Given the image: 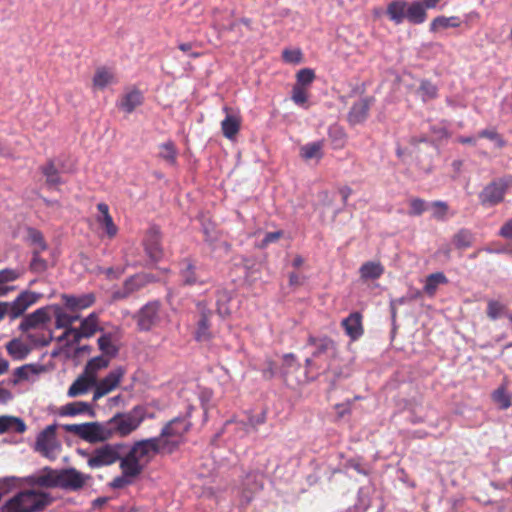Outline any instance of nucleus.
<instances>
[{"label": "nucleus", "mask_w": 512, "mask_h": 512, "mask_svg": "<svg viewBox=\"0 0 512 512\" xmlns=\"http://www.w3.org/2000/svg\"><path fill=\"white\" fill-rule=\"evenodd\" d=\"M145 418V409L135 406L128 412H118L105 422L65 424L63 429L89 443L104 442L114 436L125 437L135 431Z\"/></svg>", "instance_id": "1"}, {"label": "nucleus", "mask_w": 512, "mask_h": 512, "mask_svg": "<svg viewBox=\"0 0 512 512\" xmlns=\"http://www.w3.org/2000/svg\"><path fill=\"white\" fill-rule=\"evenodd\" d=\"M168 441H164L161 445L160 437H152L143 439L134 443L127 453L124 454L122 465L127 468L130 475H140L145 465L159 453L162 446Z\"/></svg>", "instance_id": "2"}, {"label": "nucleus", "mask_w": 512, "mask_h": 512, "mask_svg": "<svg viewBox=\"0 0 512 512\" xmlns=\"http://www.w3.org/2000/svg\"><path fill=\"white\" fill-rule=\"evenodd\" d=\"M53 502V497L44 491L24 489L3 503L0 512H42Z\"/></svg>", "instance_id": "3"}, {"label": "nucleus", "mask_w": 512, "mask_h": 512, "mask_svg": "<svg viewBox=\"0 0 512 512\" xmlns=\"http://www.w3.org/2000/svg\"><path fill=\"white\" fill-rule=\"evenodd\" d=\"M125 448L126 445L122 443L105 444L93 450L87 464L90 468L95 469L121 462Z\"/></svg>", "instance_id": "4"}, {"label": "nucleus", "mask_w": 512, "mask_h": 512, "mask_svg": "<svg viewBox=\"0 0 512 512\" xmlns=\"http://www.w3.org/2000/svg\"><path fill=\"white\" fill-rule=\"evenodd\" d=\"M91 478V475L73 467L58 469V488L72 492L80 491Z\"/></svg>", "instance_id": "5"}, {"label": "nucleus", "mask_w": 512, "mask_h": 512, "mask_svg": "<svg viewBox=\"0 0 512 512\" xmlns=\"http://www.w3.org/2000/svg\"><path fill=\"white\" fill-rule=\"evenodd\" d=\"M56 429V424L48 425L38 434L36 438L35 449L49 459L55 458L54 451L56 448Z\"/></svg>", "instance_id": "6"}, {"label": "nucleus", "mask_w": 512, "mask_h": 512, "mask_svg": "<svg viewBox=\"0 0 512 512\" xmlns=\"http://www.w3.org/2000/svg\"><path fill=\"white\" fill-rule=\"evenodd\" d=\"M160 302L152 301L144 305L136 314L138 328L149 331L159 321Z\"/></svg>", "instance_id": "7"}, {"label": "nucleus", "mask_w": 512, "mask_h": 512, "mask_svg": "<svg viewBox=\"0 0 512 512\" xmlns=\"http://www.w3.org/2000/svg\"><path fill=\"white\" fill-rule=\"evenodd\" d=\"M124 372L125 371L122 367H118L110 371L103 379L97 381V384L94 385L95 391L93 395V401H97L98 399L114 390L119 385Z\"/></svg>", "instance_id": "8"}, {"label": "nucleus", "mask_w": 512, "mask_h": 512, "mask_svg": "<svg viewBox=\"0 0 512 512\" xmlns=\"http://www.w3.org/2000/svg\"><path fill=\"white\" fill-rule=\"evenodd\" d=\"M38 294L31 291H24L12 302H6L8 315L11 319L21 316L38 299Z\"/></svg>", "instance_id": "9"}, {"label": "nucleus", "mask_w": 512, "mask_h": 512, "mask_svg": "<svg viewBox=\"0 0 512 512\" xmlns=\"http://www.w3.org/2000/svg\"><path fill=\"white\" fill-rule=\"evenodd\" d=\"M58 469L51 467L42 468L37 474L28 476L25 480L30 486L41 488H58Z\"/></svg>", "instance_id": "10"}, {"label": "nucleus", "mask_w": 512, "mask_h": 512, "mask_svg": "<svg viewBox=\"0 0 512 512\" xmlns=\"http://www.w3.org/2000/svg\"><path fill=\"white\" fill-rule=\"evenodd\" d=\"M374 103L373 97H364L356 101L347 114V121L351 126L362 124L369 115V110Z\"/></svg>", "instance_id": "11"}, {"label": "nucleus", "mask_w": 512, "mask_h": 512, "mask_svg": "<svg viewBox=\"0 0 512 512\" xmlns=\"http://www.w3.org/2000/svg\"><path fill=\"white\" fill-rule=\"evenodd\" d=\"M145 251L149 258L155 262L163 257L161 246V232L159 227L152 226L148 229L144 239Z\"/></svg>", "instance_id": "12"}, {"label": "nucleus", "mask_w": 512, "mask_h": 512, "mask_svg": "<svg viewBox=\"0 0 512 512\" xmlns=\"http://www.w3.org/2000/svg\"><path fill=\"white\" fill-rule=\"evenodd\" d=\"M507 185L502 181H494L488 184L480 193V202L485 206H494L500 203L506 191Z\"/></svg>", "instance_id": "13"}, {"label": "nucleus", "mask_w": 512, "mask_h": 512, "mask_svg": "<svg viewBox=\"0 0 512 512\" xmlns=\"http://www.w3.org/2000/svg\"><path fill=\"white\" fill-rule=\"evenodd\" d=\"M191 423L184 417H176L162 428L158 437L160 440L169 437H181L189 431Z\"/></svg>", "instance_id": "14"}, {"label": "nucleus", "mask_w": 512, "mask_h": 512, "mask_svg": "<svg viewBox=\"0 0 512 512\" xmlns=\"http://www.w3.org/2000/svg\"><path fill=\"white\" fill-rule=\"evenodd\" d=\"M308 345L314 347L312 357L317 358L323 355L334 356L336 353L335 342L328 337L316 338L309 336Z\"/></svg>", "instance_id": "15"}, {"label": "nucleus", "mask_w": 512, "mask_h": 512, "mask_svg": "<svg viewBox=\"0 0 512 512\" xmlns=\"http://www.w3.org/2000/svg\"><path fill=\"white\" fill-rule=\"evenodd\" d=\"M300 368L296 363V358L293 354H285L283 356V364L280 368V374L287 385L294 386L301 382V379L294 376V372H298Z\"/></svg>", "instance_id": "16"}, {"label": "nucleus", "mask_w": 512, "mask_h": 512, "mask_svg": "<svg viewBox=\"0 0 512 512\" xmlns=\"http://www.w3.org/2000/svg\"><path fill=\"white\" fill-rule=\"evenodd\" d=\"M50 321L48 309L43 307L35 310L34 312L26 315L19 325V329L22 332H27L30 329L36 328L41 324H45Z\"/></svg>", "instance_id": "17"}, {"label": "nucleus", "mask_w": 512, "mask_h": 512, "mask_svg": "<svg viewBox=\"0 0 512 512\" xmlns=\"http://www.w3.org/2000/svg\"><path fill=\"white\" fill-rule=\"evenodd\" d=\"M148 275H135L127 279L122 289L114 292V299H124L135 291H138L148 283Z\"/></svg>", "instance_id": "18"}, {"label": "nucleus", "mask_w": 512, "mask_h": 512, "mask_svg": "<svg viewBox=\"0 0 512 512\" xmlns=\"http://www.w3.org/2000/svg\"><path fill=\"white\" fill-rule=\"evenodd\" d=\"M97 384V378L95 375H87L85 372L81 374L69 387L68 396L77 397L85 394L89 388Z\"/></svg>", "instance_id": "19"}, {"label": "nucleus", "mask_w": 512, "mask_h": 512, "mask_svg": "<svg viewBox=\"0 0 512 512\" xmlns=\"http://www.w3.org/2000/svg\"><path fill=\"white\" fill-rule=\"evenodd\" d=\"M259 478L260 476L255 473H250L246 476L241 493V501L243 503H250L254 494L262 489L263 484Z\"/></svg>", "instance_id": "20"}, {"label": "nucleus", "mask_w": 512, "mask_h": 512, "mask_svg": "<svg viewBox=\"0 0 512 512\" xmlns=\"http://www.w3.org/2000/svg\"><path fill=\"white\" fill-rule=\"evenodd\" d=\"M346 334L356 340L363 334L362 315L359 312L351 313L342 321Z\"/></svg>", "instance_id": "21"}, {"label": "nucleus", "mask_w": 512, "mask_h": 512, "mask_svg": "<svg viewBox=\"0 0 512 512\" xmlns=\"http://www.w3.org/2000/svg\"><path fill=\"white\" fill-rule=\"evenodd\" d=\"M65 306L70 310H80L90 307L95 302V296L91 293L81 296L63 294Z\"/></svg>", "instance_id": "22"}, {"label": "nucleus", "mask_w": 512, "mask_h": 512, "mask_svg": "<svg viewBox=\"0 0 512 512\" xmlns=\"http://www.w3.org/2000/svg\"><path fill=\"white\" fill-rule=\"evenodd\" d=\"M323 148L324 140L307 143L300 147L299 156L305 161H309L312 159H316L317 161H319L324 156Z\"/></svg>", "instance_id": "23"}, {"label": "nucleus", "mask_w": 512, "mask_h": 512, "mask_svg": "<svg viewBox=\"0 0 512 512\" xmlns=\"http://www.w3.org/2000/svg\"><path fill=\"white\" fill-rule=\"evenodd\" d=\"M199 308L201 315L200 319L198 320V327L195 332V338L198 341H207L211 337V333L209 331V319L212 315V311L206 309L202 304H199Z\"/></svg>", "instance_id": "24"}, {"label": "nucleus", "mask_w": 512, "mask_h": 512, "mask_svg": "<svg viewBox=\"0 0 512 512\" xmlns=\"http://www.w3.org/2000/svg\"><path fill=\"white\" fill-rule=\"evenodd\" d=\"M25 430L26 424L21 418L10 415L0 416V434L7 432L24 433Z\"/></svg>", "instance_id": "25"}, {"label": "nucleus", "mask_w": 512, "mask_h": 512, "mask_svg": "<svg viewBox=\"0 0 512 512\" xmlns=\"http://www.w3.org/2000/svg\"><path fill=\"white\" fill-rule=\"evenodd\" d=\"M407 3L404 0L391 1L386 9L389 19L396 25H399L406 19Z\"/></svg>", "instance_id": "26"}, {"label": "nucleus", "mask_w": 512, "mask_h": 512, "mask_svg": "<svg viewBox=\"0 0 512 512\" xmlns=\"http://www.w3.org/2000/svg\"><path fill=\"white\" fill-rule=\"evenodd\" d=\"M97 209L101 214L97 218L98 223L104 227L107 235L110 238L114 237L117 234L118 229H117L116 225L114 224L111 215L109 214L108 205L106 203L101 202L97 205Z\"/></svg>", "instance_id": "27"}, {"label": "nucleus", "mask_w": 512, "mask_h": 512, "mask_svg": "<svg viewBox=\"0 0 512 512\" xmlns=\"http://www.w3.org/2000/svg\"><path fill=\"white\" fill-rule=\"evenodd\" d=\"M359 273L364 281L376 280L384 273V267L380 262L368 261L361 265Z\"/></svg>", "instance_id": "28"}, {"label": "nucleus", "mask_w": 512, "mask_h": 512, "mask_svg": "<svg viewBox=\"0 0 512 512\" xmlns=\"http://www.w3.org/2000/svg\"><path fill=\"white\" fill-rule=\"evenodd\" d=\"M87 413L90 417H95V411L92 406L83 401L68 403L61 409V415L75 416L78 414Z\"/></svg>", "instance_id": "29"}, {"label": "nucleus", "mask_w": 512, "mask_h": 512, "mask_svg": "<svg viewBox=\"0 0 512 512\" xmlns=\"http://www.w3.org/2000/svg\"><path fill=\"white\" fill-rule=\"evenodd\" d=\"M9 355L16 360L25 359L31 352V348L20 339L14 338L6 344Z\"/></svg>", "instance_id": "30"}, {"label": "nucleus", "mask_w": 512, "mask_h": 512, "mask_svg": "<svg viewBox=\"0 0 512 512\" xmlns=\"http://www.w3.org/2000/svg\"><path fill=\"white\" fill-rule=\"evenodd\" d=\"M240 118L235 115L227 114L225 119L221 122V129L223 135L228 139H233L240 130Z\"/></svg>", "instance_id": "31"}, {"label": "nucleus", "mask_w": 512, "mask_h": 512, "mask_svg": "<svg viewBox=\"0 0 512 512\" xmlns=\"http://www.w3.org/2000/svg\"><path fill=\"white\" fill-rule=\"evenodd\" d=\"M425 6L421 2H413L406 11V19L413 24H421L426 19Z\"/></svg>", "instance_id": "32"}, {"label": "nucleus", "mask_w": 512, "mask_h": 512, "mask_svg": "<svg viewBox=\"0 0 512 512\" xmlns=\"http://www.w3.org/2000/svg\"><path fill=\"white\" fill-rule=\"evenodd\" d=\"M43 368L35 364H25L14 371V378L11 380L13 385H17L22 380H28L31 374H38Z\"/></svg>", "instance_id": "33"}, {"label": "nucleus", "mask_w": 512, "mask_h": 512, "mask_svg": "<svg viewBox=\"0 0 512 512\" xmlns=\"http://www.w3.org/2000/svg\"><path fill=\"white\" fill-rule=\"evenodd\" d=\"M142 102L143 96L141 92L138 90H133L123 97L120 103V107L127 113H131L135 110L136 107L140 106Z\"/></svg>", "instance_id": "34"}, {"label": "nucleus", "mask_w": 512, "mask_h": 512, "mask_svg": "<svg viewBox=\"0 0 512 512\" xmlns=\"http://www.w3.org/2000/svg\"><path fill=\"white\" fill-rule=\"evenodd\" d=\"M177 154L176 146L172 141H168L159 146V157L171 166L176 165Z\"/></svg>", "instance_id": "35"}, {"label": "nucleus", "mask_w": 512, "mask_h": 512, "mask_svg": "<svg viewBox=\"0 0 512 512\" xmlns=\"http://www.w3.org/2000/svg\"><path fill=\"white\" fill-rule=\"evenodd\" d=\"M180 275L185 285H194L198 279L195 274V266L189 259H184L180 263Z\"/></svg>", "instance_id": "36"}, {"label": "nucleus", "mask_w": 512, "mask_h": 512, "mask_svg": "<svg viewBox=\"0 0 512 512\" xmlns=\"http://www.w3.org/2000/svg\"><path fill=\"white\" fill-rule=\"evenodd\" d=\"M329 139L334 149H342L347 141V134L340 126L334 125L329 128Z\"/></svg>", "instance_id": "37"}, {"label": "nucleus", "mask_w": 512, "mask_h": 512, "mask_svg": "<svg viewBox=\"0 0 512 512\" xmlns=\"http://www.w3.org/2000/svg\"><path fill=\"white\" fill-rule=\"evenodd\" d=\"M79 329L83 332L85 338L93 336L99 330L98 315L91 313L86 318L82 319Z\"/></svg>", "instance_id": "38"}, {"label": "nucleus", "mask_w": 512, "mask_h": 512, "mask_svg": "<svg viewBox=\"0 0 512 512\" xmlns=\"http://www.w3.org/2000/svg\"><path fill=\"white\" fill-rule=\"evenodd\" d=\"M448 280L444 273L442 272H436L432 273L427 276L426 282L424 285V291L429 294L433 295L438 288L439 285L447 283Z\"/></svg>", "instance_id": "39"}, {"label": "nucleus", "mask_w": 512, "mask_h": 512, "mask_svg": "<svg viewBox=\"0 0 512 512\" xmlns=\"http://www.w3.org/2000/svg\"><path fill=\"white\" fill-rule=\"evenodd\" d=\"M473 234L468 229H460L454 236H453V244L457 249H466L472 246L473 244Z\"/></svg>", "instance_id": "40"}, {"label": "nucleus", "mask_w": 512, "mask_h": 512, "mask_svg": "<svg viewBox=\"0 0 512 512\" xmlns=\"http://www.w3.org/2000/svg\"><path fill=\"white\" fill-rule=\"evenodd\" d=\"M114 82V75L106 68L97 69L93 77V85L99 89H104L106 86Z\"/></svg>", "instance_id": "41"}, {"label": "nucleus", "mask_w": 512, "mask_h": 512, "mask_svg": "<svg viewBox=\"0 0 512 512\" xmlns=\"http://www.w3.org/2000/svg\"><path fill=\"white\" fill-rule=\"evenodd\" d=\"M417 94L424 102L435 99L438 95V88L429 80H422L417 89Z\"/></svg>", "instance_id": "42"}, {"label": "nucleus", "mask_w": 512, "mask_h": 512, "mask_svg": "<svg viewBox=\"0 0 512 512\" xmlns=\"http://www.w3.org/2000/svg\"><path fill=\"white\" fill-rule=\"evenodd\" d=\"M97 342L99 349L105 356L112 358L118 354V348L112 343L111 334H103L98 338Z\"/></svg>", "instance_id": "43"}, {"label": "nucleus", "mask_w": 512, "mask_h": 512, "mask_svg": "<svg viewBox=\"0 0 512 512\" xmlns=\"http://www.w3.org/2000/svg\"><path fill=\"white\" fill-rule=\"evenodd\" d=\"M41 170L46 177V183L48 185L55 186L62 183L58 170L52 160L48 161V163L44 165Z\"/></svg>", "instance_id": "44"}, {"label": "nucleus", "mask_w": 512, "mask_h": 512, "mask_svg": "<svg viewBox=\"0 0 512 512\" xmlns=\"http://www.w3.org/2000/svg\"><path fill=\"white\" fill-rule=\"evenodd\" d=\"M43 250H32V259L29 264L31 272L36 274H42L48 269V262L41 257Z\"/></svg>", "instance_id": "45"}, {"label": "nucleus", "mask_w": 512, "mask_h": 512, "mask_svg": "<svg viewBox=\"0 0 512 512\" xmlns=\"http://www.w3.org/2000/svg\"><path fill=\"white\" fill-rule=\"evenodd\" d=\"M120 469L122 470V475L115 477L110 483V487L113 489H122L130 484H132L133 479L138 477L139 475H130L127 473V468L122 465V461L120 462Z\"/></svg>", "instance_id": "46"}, {"label": "nucleus", "mask_w": 512, "mask_h": 512, "mask_svg": "<svg viewBox=\"0 0 512 512\" xmlns=\"http://www.w3.org/2000/svg\"><path fill=\"white\" fill-rule=\"evenodd\" d=\"M109 365V359L104 356H96L90 359L84 369V372L87 375H95L96 372L100 369L106 368Z\"/></svg>", "instance_id": "47"}, {"label": "nucleus", "mask_w": 512, "mask_h": 512, "mask_svg": "<svg viewBox=\"0 0 512 512\" xmlns=\"http://www.w3.org/2000/svg\"><path fill=\"white\" fill-rule=\"evenodd\" d=\"M27 240L31 245L36 246L33 250H46L48 248L43 234L35 228L29 227L27 229Z\"/></svg>", "instance_id": "48"}, {"label": "nucleus", "mask_w": 512, "mask_h": 512, "mask_svg": "<svg viewBox=\"0 0 512 512\" xmlns=\"http://www.w3.org/2000/svg\"><path fill=\"white\" fill-rule=\"evenodd\" d=\"M459 24L460 23H459L457 17L439 16V17H436L432 21V23L430 25V30L431 31H437L439 29H445V28H448V27H458Z\"/></svg>", "instance_id": "49"}, {"label": "nucleus", "mask_w": 512, "mask_h": 512, "mask_svg": "<svg viewBox=\"0 0 512 512\" xmlns=\"http://www.w3.org/2000/svg\"><path fill=\"white\" fill-rule=\"evenodd\" d=\"M55 317H56V327L64 328V329L73 328L72 324L75 321L80 319V316H78V315L72 316V315L62 312L59 307L56 308Z\"/></svg>", "instance_id": "50"}, {"label": "nucleus", "mask_w": 512, "mask_h": 512, "mask_svg": "<svg viewBox=\"0 0 512 512\" xmlns=\"http://www.w3.org/2000/svg\"><path fill=\"white\" fill-rule=\"evenodd\" d=\"M506 306L499 301L489 300L487 303L486 314L489 319L496 320L504 315Z\"/></svg>", "instance_id": "51"}, {"label": "nucleus", "mask_w": 512, "mask_h": 512, "mask_svg": "<svg viewBox=\"0 0 512 512\" xmlns=\"http://www.w3.org/2000/svg\"><path fill=\"white\" fill-rule=\"evenodd\" d=\"M230 301V296L227 291H218L217 292V312L221 317H225L230 314V309L228 306V302Z\"/></svg>", "instance_id": "52"}, {"label": "nucleus", "mask_w": 512, "mask_h": 512, "mask_svg": "<svg viewBox=\"0 0 512 512\" xmlns=\"http://www.w3.org/2000/svg\"><path fill=\"white\" fill-rule=\"evenodd\" d=\"M315 79V72L313 69L310 68H303L299 70L296 74V84L300 85L301 87L310 85Z\"/></svg>", "instance_id": "53"}, {"label": "nucleus", "mask_w": 512, "mask_h": 512, "mask_svg": "<svg viewBox=\"0 0 512 512\" xmlns=\"http://www.w3.org/2000/svg\"><path fill=\"white\" fill-rule=\"evenodd\" d=\"M494 402H496L501 409H507L511 405L510 397L507 395L503 387L498 388L492 394Z\"/></svg>", "instance_id": "54"}, {"label": "nucleus", "mask_w": 512, "mask_h": 512, "mask_svg": "<svg viewBox=\"0 0 512 512\" xmlns=\"http://www.w3.org/2000/svg\"><path fill=\"white\" fill-rule=\"evenodd\" d=\"M478 137L487 138L491 141H494L498 148H502L505 146L506 142L504 139L498 134L495 129H485L479 132Z\"/></svg>", "instance_id": "55"}, {"label": "nucleus", "mask_w": 512, "mask_h": 512, "mask_svg": "<svg viewBox=\"0 0 512 512\" xmlns=\"http://www.w3.org/2000/svg\"><path fill=\"white\" fill-rule=\"evenodd\" d=\"M282 58L287 63L299 64L302 62V52L299 49H285L282 52Z\"/></svg>", "instance_id": "56"}, {"label": "nucleus", "mask_w": 512, "mask_h": 512, "mask_svg": "<svg viewBox=\"0 0 512 512\" xmlns=\"http://www.w3.org/2000/svg\"><path fill=\"white\" fill-rule=\"evenodd\" d=\"M427 209L426 202L420 198H413L410 200V216H419Z\"/></svg>", "instance_id": "57"}, {"label": "nucleus", "mask_w": 512, "mask_h": 512, "mask_svg": "<svg viewBox=\"0 0 512 512\" xmlns=\"http://www.w3.org/2000/svg\"><path fill=\"white\" fill-rule=\"evenodd\" d=\"M292 100L297 105H304L307 102L308 96L304 87L294 85L292 88Z\"/></svg>", "instance_id": "58"}, {"label": "nucleus", "mask_w": 512, "mask_h": 512, "mask_svg": "<svg viewBox=\"0 0 512 512\" xmlns=\"http://www.w3.org/2000/svg\"><path fill=\"white\" fill-rule=\"evenodd\" d=\"M432 216L437 220H443L448 211V205L443 201H434L431 204Z\"/></svg>", "instance_id": "59"}, {"label": "nucleus", "mask_w": 512, "mask_h": 512, "mask_svg": "<svg viewBox=\"0 0 512 512\" xmlns=\"http://www.w3.org/2000/svg\"><path fill=\"white\" fill-rule=\"evenodd\" d=\"M19 278V273L13 269H4L0 271V284L14 281Z\"/></svg>", "instance_id": "60"}, {"label": "nucleus", "mask_w": 512, "mask_h": 512, "mask_svg": "<svg viewBox=\"0 0 512 512\" xmlns=\"http://www.w3.org/2000/svg\"><path fill=\"white\" fill-rule=\"evenodd\" d=\"M266 419V413L261 412L260 414L256 416L249 417V422L247 424H244L246 431L248 432V427H252L253 429H256L258 425H261L265 422Z\"/></svg>", "instance_id": "61"}, {"label": "nucleus", "mask_w": 512, "mask_h": 512, "mask_svg": "<svg viewBox=\"0 0 512 512\" xmlns=\"http://www.w3.org/2000/svg\"><path fill=\"white\" fill-rule=\"evenodd\" d=\"M278 371H280V369H278L274 362L267 361V367L263 370V376L266 379H271L277 375Z\"/></svg>", "instance_id": "62"}, {"label": "nucleus", "mask_w": 512, "mask_h": 512, "mask_svg": "<svg viewBox=\"0 0 512 512\" xmlns=\"http://www.w3.org/2000/svg\"><path fill=\"white\" fill-rule=\"evenodd\" d=\"M282 236L281 231L269 232L263 238L260 247H266L268 244L277 241Z\"/></svg>", "instance_id": "63"}, {"label": "nucleus", "mask_w": 512, "mask_h": 512, "mask_svg": "<svg viewBox=\"0 0 512 512\" xmlns=\"http://www.w3.org/2000/svg\"><path fill=\"white\" fill-rule=\"evenodd\" d=\"M499 235L507 239L512 238V218L504 223L499 231Z\"/></svg>", "instance_id": "64"}]
</instances>
